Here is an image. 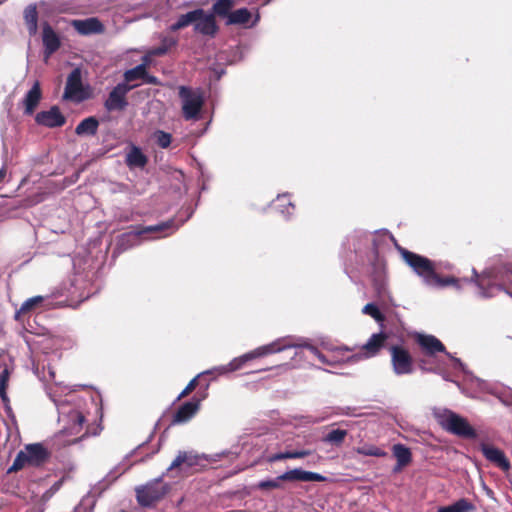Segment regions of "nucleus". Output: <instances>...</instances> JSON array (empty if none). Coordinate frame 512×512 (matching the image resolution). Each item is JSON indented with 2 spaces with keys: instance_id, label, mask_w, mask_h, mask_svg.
<instances>
[{
  "instance_id": "obj_1",
  "label": "nucleus",
  "mask_w": 512,
  "mask_h": 512,
  "mask_svg": "<svg viewBox=\"0 0 512 512\" xmlns=\"http://www.w3.org/2000/svg\"><path fill=\"white\" fill-rule=\"evenodd\" d=\"M472 274L470 279H460L453 276L442 278L435 272L434 280L430 281L428 286L433 288L453 286L456 290H461L463 283L470 282L476 285L477 294L481 298H492L501 292H505L512 298V264L497 263L486 268L481 274L473 268Z\"/></svg>"
},
{
  "instance_id": "obj_2",
  "label": "nucleus",
  "mask_w": 512,
  "mask_h": 512,
  "mask_svg": "<svg viewBox=\"0 0 512 512\" xmlns=\"http://www.w3.org/2000/svg\"><path fill=\"white\" fill-rule=\"evenodd\" d=\"M290 348H306L312 355L317 357L322 363H327L325 356L313 345L309 344L303 338H296L292 336L278 338L275 341L257 347L256 349L245 353L239 357L234 358L226 365L228 373L239 370L246 362L264 357L270 354L279 353Z\"/></svg>"
},
{
  "instance_id": "obj_3",
  "label": "nucleus",
  "mask_w": 512,
  "mask_h": 512,
  "mask_svg": "<svg viewBox=\"0 0 512 512\" xmlns=\"http://www.w3.org/2000/svg\"><path fill=\"white\" fill-rule=\"evenodd\" d=\"M50 398L54 402L58 411V422L61 426L59 436L71 437L78 435L83 429L85 417L80 409V400L73 394H66L65 399H61L58 390L50 393Z\"/></svg>"
},
{
  "instance_id": "obj_4",
  "label": "nucleus",
  "mask_w": 512,
  "mask_h": 512,
  "mask_svg": "<svg viewBox=\"0 0 512 512\" xmlns=\"http://www.w3.org/2000/svg\"><path fill=\"white\" fill-rule=\"evenodd\" d=\"M433 414L445 431L466 439H474L477 436L475 429L468 421L452 410L439 408L435 409Z\"/></svg>"
},
{
  "instance_id": "obj_5",
  "label": "nucleus",
  "mask_w": 512,
  "mask_h": 512,
  "mask_svg": "<svg viewBox=\"0 0 512 512\" xmlns=\"http://www.w3.org/2000/svg\"><path fill=\"white\" fill-rule=\"evenodd\" d=\"M327 478L319 473L305 471L301 468H295L284 472L274 479L262 480L257 487L260 490L281 489L283 481H302V482H324Z\"/></svg>"
},
{
  "instance_id": "obj_6",
  "label": "nucleus",
  "mask_w": 512,
  "mask_h": 512,
  "mask_svg": "<svg viewBox=\"0 0 512 512\" xmlns=\"http://www.w3.org/2000/svg\"><path fill=\"white\" fill-rule=\"evenodd\" d=\"M397 250L402 256L405 263L417 274L425 285H429L433 281V276L436 272L435 264L428 258L411 252L399 245H396Z\"/></svg>"
},
{
  "instance_id": "obj_7",
  "label": "nucleus",
  "mask_w": 512,
  "mask_h": 512,
  "mask_svg": "<svg viewBox=\"0 0 512 512\" xmlns=\"http://www.w3.org/2000/svg\"><path fill=\"white\" fill-rule=\"evenodd\" d=\"M178 94L182 102V114L185 120L199 119L204 105V95L201 89L180 86Z\"/></svg>"
},
{
  "instance_id": "obj_8",
  "label": "nucleus",
  "mask_w": 512,
  "mask_h": 512,
  "mask_svg": "<svg viewBox=\"0 0 512 512\" xmlns=\"http://www.w3.org/2000/svg\"><path fill=\"white\" fill-rule=\"evenodd\" d=\"M168 490L169 486L162 481V478H156L136 488L137 501L141 506L149 507L162 499Z\"/></svg>"
},
{
  "instance_id": "obj_9",
  "label": "nucleus",
  "mask_w": 512,
  "mask_h": 512,
  "mask_svg": "<svg viewBox=\"0 0 512 512\" xmlns=\"http://www.w3.org/2000/svg\"><path fill=\"white\" fill-rule=\"evenodd\" d=\"M388 349L394 374L397 376L412 374L414 371V361L410 352L400 345H391Z\"/></svg>"
},
{
  "instance_id": "obj_10",
  "label": "nucleus",
  "mask_w": 512,
  "mask_h": 512,
  "mask_svg": "<svg viewBox=\"0 0 512 512\" xmlns=\"http://www.w3.org/2000/svg\"><path fill=\"white\" fill-rule=\"evenodd\" d=\"M178 227L179 225L175 224L174 220H168L156 225L145 226L132 233L124 234L121 241L123 242L126 239L129 240L130 238H137L139 236H142L145 239H158L171 235L178 229Z\"/></svg>"
},
{
  "instance_id": "obj_11",
  "label": "nucleus",
  "mask_w": 512,
  "mask_h": 512,
  "mask_svg": "<svg viewBox=\"0 0 512 512\" xmlns=\"http://www.w3.org/2000/svg\"><path fill=\"white\" fill-rule=\"evenodd\" d=\"M87 98L88 93L83 88L81 71L76 68L67 77L63 99L80 103Z\"/></svg>"
},
{
  "instance_id": "obj_12",
  "label": "nucleus",
  "mask_w": 512,
  "mask_h": 512,
  "mask_svg": "<svg viewBox=\"0 0 512 512\" xmlns=\"http://www.w3.org/2000/svg\"><path fill=\"white\" fill-rule=\"evenodd\" d=\"M134 87V85H128L127 83L117 84L105 100L104 106L106 110L109 112L124 110L128 105L126 96Z\"/></svg>"
},
{
  "instance_id": "obj_13",
  "label": "nucleus",
  "mask_w": 512,
  "mask_h": 512,
  "mask_svg": "<svg viewBox=\"0 0 512 512\" xmlns=\"http://www.w3.org/2000/svg\"><path fill=\"white\" fill-rule=\"evenodd\" d=\"M387 339L388 335L383 332L371 335L366 344L363 345L362 352L360 354L353 355L351 359L356 361L362 358L374 357L381 348L386 347Z\"/></svg>"
},
{
  "instance_id": "obj_14",
  "label": "nucleus",
  "mask_w": 512,
  "mask_h": 512,
  "mask_svg": "<svg viewBox=\"0 0 512 512\" xmlns=\"http://www.w3.org/2000/svg\"><path fill=\"white\" fill-rule=\"evenodd\" d=\"M479 448L487 461L503 471L510 469V462L501 449L487 443H480Z\"/></svg>"
},
{
  "instance_id": "obj_15",
  "label": "nucleus",
  "mask_w": 512,
  "mask_h": 512,
  "mask_svg": "<svg viewBox=\"0 0 512 512\" xmlns=\"http://www.w3.org/2000/svg\"><path fill=\"white\" fill-rule=\"evenodd\" d=\"M218 26L214 14L207 13L202 9V14L197 16V20L194 25V31L198 34L208 37H215L218 32Z\"/></svg>"
},
{
  "instance_id": "obj_16",
  "label": "nucleus",
  "mask_w": 512,
  "mask_h": 512,
  "mask_svg": "<svg viewBox=\"0 0 512 512\" xmlns=\"http://www.w3.org/2000/svg\"><path fill=\"white\" fill-rule=\"evenodd\" d=\"M35 121L39 125L49 128H55L63 126L65 124L66 119L57 106H52L47 111H41L37 113Z\"/></svg>"
},
{
  "instance_id": "obj_17",
  "label": "nucleus",
  "mask_w": 512,
  "mask_h": 512,
  "mask_svg": "<svg viewBox=\"0 0 512 512\" xmlns=\"http://www.w3.org/2000/svg\"><path fill=\"white\" fill-rule=\"evenodd\" d=\"M71 26L81 35L100 34L104 32V26L96 17L75 19Z\"/></svg>"
},
{
  "instance_id": "obj_18",
  "label": "nucleus",
  "mask_w": 512,
  "mask_h": 512,
  "mask_svg": "<svg viewBox=\"0 0 512 512\" xmlns=\"http://www.w3.org/2000/svg\"><path fill=\"white\" fill-rule=\"evenodd\" d=\"M417 343L427 356H433L437 352H446L442 342L433 335L419 334Z\"/></svg>"
},
{
  "instance_id": "obj_19",
  "label": "nucleus",
  "mask_w": 512,
  "mask_h": 512,
  "mask_svg": "<svg viewBox=\"0 0 512 512\" xmlns=\"http://www.w3.org/2000/svg\"><path fill=\"white\" fill-rule=\"evenodd\" d=\"M200 406L199 400H191L179 407L177 412L175 413L173 417V423L179 424V423H185L189 421L198 411Z\"/></svg>"
},
{
  "instance_id": "obj_20",
  "label": "nucleus",
  "mask_w": 512,
  "mask_h": 512,
  "mask_svg": "<svg viewBox=\"0 0 512 512\" xmlns=\"http://www.w3.org/2000/svg\"><path fill=\"white\" fill-rule=\"evenodd\" d=\"M25 451L27 453L30 466H39L43 464L49 456L46 448L40 443L26 445Z\"/></svg>"
},
{
  "instance_id": "obj_21",
  "label": "nucleus",
  "mask_w": 512,
  "mask_h": 512,
  "mask_svg": "<svg viewBox=\"0 0 512 512\" xmlns=\"http://www.w3.org/2000/svg\"><path fill=\"white\" fill-rule=\"evenodd\" d=\"M201 456L193 454L192 452H179L176 458L170 464L168 470L176 468L187 469L199 465Z\"/></svg>"
},
{
  "instance_id": "obj_22",
  "label": "nucleus",
  "mask_w": 512,
  "mask_h": 512,
  "mask_svg": "<svg viewBox=\"0 0 512 512\" xmlns=\"http://www.w3.org/2000/svg\"><path fill=\"white\" fill-rule=\"evenodd\" d=\"M43 44L45 47L46 58L50 57L60 47V40L52 27L45 24L43 27Z\"/></svg>"
},
{
  "instance_id": "obj_23",
  "label": "nucleus",
  "mask_w": 512,
  "mask_h": 512,
  "mask_svg": "<svg viewBox=\"0 0 512 512\" xmlns=\"http://www.w3.org/2000/svg\"><path fill=\"white\" fill-rule=\"evenodd\" d=\"M202 14V8H198L192 11H189L185 14H181L177 17V20L170 25L169 30L171 32H176L178 30L184 29L190 25H195L197 20V16Z\"/></svg>"
},
{
  "instance_id": "obj_24",
  "label": "nucleus",
  "mask_w": 512,
  "mask_h": 512,
  "mask_svg": "<svg viewBox=\"0 0 512 512\" xmlns=\"http://www.w3.org/2000/svg\"><path fill=\"white\" fill-rule=\"evenodd\" d=\"M41 99V89L38 82H35L31 89L26 93L23 100L25 114L31 115L35 111Z\"/></svg>"
},
{
  "instance_id": "obj_25",
  "label": "nucleus",
  "mask_w": 512,
  "mask_h": 512,
  "mask_svg": "<svg viewBox=\"0 0 512 512\" xmlns=\"http://www.w3.org/2000/svg\"><path fill=\"white\" fill-rule=\"evenodd\" d=\"M312 454L311 450L300 449V450H287L284 452H278L270 454L267 457V462L274 463L285 459H302Z\"/></svg>"
},
{
  "instance_id": "obj_26",
  "label": "nucleus",
  "mask_w": 512,
  "mask_h": 512,
  "mask_svg": "<svg viewBox=\"0 0 512 512\" xmlns=\"http://www.w3.org/2000/svg\"><path fill=\"white\" fill-rule=\"evenodd\" d=\"M99 121L93 117L83 119L75 128V133L78 136H93L97 133Z\"/></svg>"
},
{
  "instance_id": "obj_27",
  "label": "nucleus",
  "mask_w": 512,
  "mask_h": 512,
  "mask_svg": "<svg viewBox=\"0 0 512 512\" xmlns=\"http://www.w3.org/2000/svg\"><path fill=\"white\" fill-rule=\"evenodd\" d=\"M476 507L466 498H461L448 506H443L438 509V512H473Z\"/></svg>"
},
{
  "instance_id": "obj_28",
  "label": "nucleus",
  "mask_w": 512,
  "mask_h": 512,
  "mask_svg": "<svg viewBox=\"0 0 512 512\" xmlns=\"http://www.w3.org/2000/svg\"><path fill=\"white\" fill-rule=\"evenodd\" d=\"M24 19L30 35H35L38 29V14L35 5H29L24 10Z\"/></svg>"
},
{
  "instance_id": "obj_29",
  "label": "nucleus",
  "mask_w": 512,
  "mask_h": 512,
  "mask_svg": "<svg viewBox=\"0 0 512 512\" xmlns=\"http://www.w3.org/2000/svg\"><path fill=\"white\" fill-rule=\"evenodd\" d=\"M347 434V430L334 429L328 432L325 436H323L322 442L336 447H340L345 441Z\"/></svg>"
},
{
  "instance_id": "obj_30",
  "label": "nucleus",
  "mask_w": 512,
  "mask_h": 512,
  "mask_svg": "<svg viewBox=\"0 0 512 512\" xmlns=\"http://www.w3.org/2000/svg\"><path fill=\"white\" fill-rule=\"evenodd\" d=\"M126 162L131 167H144L147 163V157L140 148L133 147L126 157Z\"/></svg>"
},
{
  "instance_id": "obj_31",
  "label": "nucleus",
  "mask_w": 512,
  "mask_h": 512,
  "mask_svg": "<svg viewBox=\"0 0 512 512\" xmlns=\"http://www.w3.org/2000/svg\"><path fill=\"white\" fill-rule=\"evenodd\" d=\"M354 451L363 456H372V457H385L387 455V452L384 451L382 448L373 445L364 443L356 448H354Z\"/></svg>"
},
{
  "instance_id": "obj_32",
  "label": "nucleus",
  "mask_w": 512,
  "mask_h": 512,
  "mask_svg": "<svg viewBox=\"0 0 512 512\" xmlns=\"http://www.w3.org/2000/svg\"><path fill=\"white\" fill-rule=\"evenodd\" d=\"M251 18V13L247 8H240L228 15L227 24L237 25L246 24Z\"/></svg>"
},
{
  "instance_id": "obj_33",
  "label": "nucleus",
  "mask_w": 512,
  "mask_h": 512,
  "mask_svg": "<svg viewBox=\"0 0 512 512\" xmlns=\"http://www.w3.org/2000/svg\"><path fill=\"white\" fill-rule=\"evenodd\" d=\"M393 454L399 462V468H403L411 462V452L403 444H395L393 446Z\"/></svg>"
},
{
  "instance_id": "obj_34",
  "label": "nucleus",
  "mask_w": 512,
  "mask_h": 512,
  "mask_svg": "<svg viewBox=\"0 0 512 512\" xmlns=\"http://www.w3.org/2000/svg\"><path fill=\"white\" fill-rule=\"evenodd\" d=\"M233 0H217L212 6V14L227 17L231 13L230 10L233 8Z\"/></svg>"
},
{
  "instance_id": "obj_35",
  "label": "nucleus",
  "mask_w": 512,
  "mask_h": 512,
  "mask_svg": "<svg viewBox=\"0 0 512 512\" xmlns=\"http://www.w3.org/2000/svg\"><path fill=\"white\" fill-rule=\"evenodd\" d=\"M177 44V40L173 37L163 36L161 38V45L155 48L150 49V54L156 56L165 55L169 49L174 47Z\"/></svg>"
},
{
  "instance_id": "obj_36",
  "label": "nucleus",
  "mask_w": 512,
  "mask_h": 512,
  "mask_svg": "<svg viewBox=\"0 0 512 512\" xmlns=\"http://www.w3.org/2000/svg\"><path fill=\"white\" fill-rule=\"evenodd\" d=\"M146 76L145 64H139L136 67L125 71L124 73V83H130L136 81L138 79H144Z\"/></svg>"
},
{
  "instance_id": "obj_37",
  "label": "nucleus",
  "mask_w": 512,
  "mask_h": 512,
  "mask_svg": "<svg viewBox=\"0 0 512 512\" xmlns=\"http://www.w3.org/2000/svg\"><path fill=\"white\" fill-rule=\"evenodd\" d=\"M43 301L42 296H34L29 299H27L20 307V309L16 312L15 318L17 320L20 319V316L22 314L28 313L31 310H33L35 307H37L41 302Z\"/></svg>"
},
{
  "instance_id": "obj_38",
  "label": "nucleus",
  "mask_w": 512,
  "mask_h": 512,
  "mask_svg": "<svg viewBox=\"0 0 512 512\" xmlns=\"http://www.w3.org/2000/svg\"><path fill=\"white\" fill-rule=\"evenodd\" d=\"M26 465H29V459H28L27 453H26V451L24 449V450H21L16 455V458L14 459V462L11 465V467L8 469V472L9 473L16 472V471L21 470L22 468H24Z\"/></svg>"
},
{
  "instance_id": "obj_39",
  "label": "nucleus",
  "mask_w": 512,
  "mask_h": 512,
  "mask_svg": "<svg viewBox=\"0 0 512 512\" xmlns=\"http://www.w3.org/2000/svg\"><path fill=\"white\" fill-rule=\"evenodd\" d=\"M26 465H29V459H28L27 453H26V451L24 449V450H21L16 455V458L14 459V462L11 465V467L8 469V472L9 473L16 472V471L21 470L22 468H24Z\"/></svg>"
},
{
  "instance_id": "obj_40",
  "label": "nucleus",
  "mask_w": 512,
  "mask_h": 512,
  "mask_svg": "<svg viewBox=\"0 0 512 512\" xmlns=\"http://www.w3.org/2000/svg\"><path fill=\"white\" fill-rule=\"evenodd\" d=\"M26 465H29V459H28L27 453H26V451L24 449V450H21L16 455V458L14 459V462L11 465V467L8 469V472L9 473L16 472V471L21 470L22 468H24Z\"/></svg>"
},
{
  "instance_id": "obj_41",
  "label": "nucleus",
  "mask_w": 512,
  "mask_h": 512,
  "mask_svg": "<svg viewBox=\"0 0 512 512\" xmlns=\"http://www.w3.org/2000/svg\"><path fill=\"white\" fill-rule=\"evenodd\" d=\"M26 465H29V459H28L27 453H26V451L24 449V450H21L16 455V458L14 459V462L11 465V467L8 469V472L9 473L16 472V471L21 470L22 468H24Z\"/></svg>"
},
{
  "instance_id": "obj_42",
  "label": "nucleus",
  "mask_w": 512,
  "mask_h": 512,
  "mask_svg": "<svg viewBox=\"0 0 512 512\" xmlns=\"http://www.w3.org/2000/svg\"><path fill=\"white\" fill-rule=\"evenodd\" d=\"M10 372L8 368H4L0 374V398L3 402L8 401V397L6 394V389L9 381Z\"/></svg>"
},
{
  "instance_id": "obj_43",
  "label": "nucleus",
  "mask_w": 512,
  "mask_h": 512,
  "mask_svg": "<svg viewBox=\"0 0 512 512\" xmlns=\"http://www.w3.org/2000/svg\"><path fill=\"white\" fill-rule=\"evenodd\" d=\"M154 139L157 145L161 148H167L171 144V134L164 132L162 130H157L154 133Z\"/></svg>"
},
{
  "instance_id": "obj_44",
  "label": "nucleus",
  "mask_w": 512,
  "mask_h": 512,
  "mask_svg": "<svg viewBox=\"0 0 512 512\" xmlns=\"http://www.w3.org/2000/svg\"><path fill=\"white\" fill-rule=\"evenodd\" d=\"M362 312L364 314H367V315H370L371 317H373L376 321H382L383 320V315L381 314L380 310L378 309V307L373 304V303H368L366 304L364 307H363V310Z\"/></svg>"
},
{
  "instance_id": "obj_45",
  "label": "nucleus",
  "mask_w": 512,
  "mask_h": 512,
  "mask_svg": "<svg viewBox=\"0 0 512 512\" xmlns=\"http://www.w3.org/2000/svg\"><path fill=\"white\" fill-rule=\"evenodd\" d=\"M226 365L216 366L211 369H208L206 371H203L197 375V377H201L202 375H212L214 378L218 376H222L225 374H228V371H226Z\"/></svg>"
},
{
  "instance_id": "obj_46",
  "label": "nucleus",
  "mask_w": 512,
  "mask_h": 512,
  "mask_svg": "<svg viewBox=\"0 0 512 512\" xmlns=\"http://www.w3.org/2000/svg\"><path fill=\"white\" fill-rule=\"evenodd\" d=\"M199 377H195L193 378L189 383L188 385L185 387V389L181 392V394L179 395V398L183 397V396H186L188 395L192 390L195 389L196 385H197V379Z\"/></svg>"
},
{
  "instance_id": "obj_47",
  "label": "nucleus",
  "mask_w": 512,
  "mask_h": 512,
  "mask_svg": "<svg viewBox=\"0 0 512 512\" xmlns=\"http://www.w3.org/2000/svg\"><path fill=\"white\" fill-rule=\"evenodd\" d=\"M334 414L336 415H353V409L351 407L338 408Z\"/></svg>"
},
{
  "instance_id": "obj_48",
  "label": "nucleus",
  "mask_w": 512,
  "mask_h": 512,
  "mask_svg": "<svg viewBox=\"0 0 512 512\" xmlns=\"http://www.w3.org/2000/svg\"><path fill=\"white\" fill-rule=\"evenodd\" d=\"M426 361L425 360H420V366L423 370L425 371H430V372H435V373H439L441 374L440 370L439 369H436V368H427L426 367Z\"/></svg>"
},
{
  "instance_id": "obj_49",
  "label": "nucleus",
  "mask_w": 512,
  "mask_h": 512,
  "mask_svg": "<svg viewBox=\"0 0 512 512\" xmlns=\"http://www.w3.org/2000/svg\"><path fill=\"white\" fill-rule=\"evenodd\" d=\"M143 80L148 84H158V79L155 76L149 75L147 73Z\"/></svg>"
},
{
  "instance_id": "obj_50",
  "label": "nucleus",
  "mask_w": 512,
  "mask_h": 512,
  "mask_svg": "<svg viewBox=\"0 0 512 512\" xmlns=\"http://www.w3.org/2000/svg\"><path fill=\"white\" fill-rule=\"evenodd\" d=\"M154 55L150 54V50L147 52L146 55L143 56L142 58V63L141 64H145V69L147 68V66L150 64V61H151V57H153Z\"/></svg>"
},
{
  "instance_id": "obj_51",
  "label": "nucleus",
  "mask_w": 512,
  "mask_h": 512,
  "mask_svg": "<svg viewBox=\"0 0 512 512\" xmlns=\"http://www.w3.org/2000/svg\"><path fill=\"white\" fill-rule=\"evenodd\" d=\"M446 354H447V356H449V357L451 358V360L454 362V367H455V368H461V369H463V364H462V362H461L459 359L454 358V357H451L449 353H446Z\"/></svg>"
},
{
  "instance_id": "obj_52",
  "label": "nucleus",
  "mask_w": 512,
  "mask_h": 512,
  "mask_svg": "<svg viewBox=\"0 0 512 512\" xmlns=\"http://www.w3.org/2000/svg\"><path fill=\"white\" fill-rule=\"evenodd\" d=\"M327 418H328V416H322V417H319V418H311L309 422L313 423V424L320 423V422L326 420Z\"/></svg>"
},
{
  "instance_id": "obj_53",
  "label": "nucleus",
  "mask_w": 512,
  "mask_h": 512,
  "mask_svg": "<svg viewBox=\"0 0 512 512\" xmlns=\"http://www.w3.org/2000/svg\"><path fill=\"white\" fill-rule=\"evenodd\" d=\"M289 209H294L293 204H292V203H290V202H289V203H288V205H287V210H289ZM281 213H282V214H284V215H286V212H285L284 210H281ZM289 214H290V212H289V211H287V215H289Z\"/></svg>"
},
{
  "instance_id": "obj_54",
  "label": "nucleus",
  "mask_w": 512,
  "mask_h": 512,
  "mask_svg": "<svg viewBox=\"0 0 512 512\" xmlns=\"http://www.w3.org/2000/svg\"><path fill=\"white\" fill-rule=\"evenodd\" d=\"M6 175V171L4 168L0 169V181L3 180V178L5 177Z\"/></svg>"
},
{
  "instance_id": "obj_55",
  "label": "nucleus",
  "mask_w": 512,
  "mask_h": 512,
  "mask_svg": "<svg viewBox=\"0 0 512 512\" xmlns=\"http://www.w3.org/2000/svg\"><path fill=\"white\" fill-rule=\"evenodd\" d=\"M77 440H78V438L66 439V440H64V442L67 443V444H72V443H75Z\"/></svg>"
},
{
  "instance_id": "obj_56",
  "label": "nucleus",
  "mask_w": 512,
  "mask_h": 512,
  "mask_svg": "<svg viewBox=\"0 0 512 512\" xmlns=\"http://www.w3.org/2000/svg\"><path fill=\"white\" fill-rule=\"evenodd\" d=\"M402 468H399V462H397V465L394 467V472L400 471Z\"/></svg>"
},
{
  "instance_id": "obj_57",
  "label": "nucleus",
  "mask_w": 512,
  "mask_h": 512,
  "mask_svg": "<svg viewBox=\"0 0 512 512\" xmlns=\"http://www.w3.org/2000/svg\"><path fill=\"white\" fill-rule=\"evenodd\" d=\"M442 376H443L444 380H447V381L449 380V378L446 375L443 374Z\"/></svg>"
},
{
  "instance_id": "obj_58",
  "label": "nucleus",
  "mask_w": 512,
  "mask_h": 512,
  "mask_svg": "<svg viewBox=\"0 0 512 512\" xmlns=\"http://www.w3.org/2000/svg\"><path fill=\"white\" fill-rule=\"evenodd\" d=\"M271 0H263L264 4H268Z\"/></svg>"
},
{
  "instance_id": "obj_59",
  "label": "nucleus",
  "mask_w": 512,
  "mask_h": 512,
  "mask_svg": "<svg viewBox=\"0 0 512 512\" xmlns=\"http://www.w3.org/2000/svg\"><path fill=\"white\" fill-rule=\"evenodd\" d=\"M6 0H0V4L4 3Z\"/></svg>"
}]
</instances>
